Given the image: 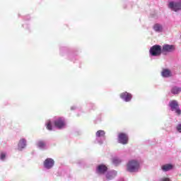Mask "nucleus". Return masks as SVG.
Instances as JSON below:
<instances>
[{"mask_svg": "<svg viewBox=\"0 0 181 181\" xmlns=\"http://www.w3.org/2000/svg\"><path fill=\"white\" fill-rule=\"evenodd\" d=\"M53 125L57 129H64L67 127V122L63 117H58L53 119V121L47 120L45 126L48 131H53Z\"/></svg>", "mask_w": 181, "mask_h": 181, "instance_id": "obj_1", "label": "nucleus"}, {"mask_svg": "<svg viewBox=\"0 0 181 181\" xmlns=\"http://www.w3.org/2000/svg\"><path fill=\"white\" fill-rule=\"evenodd\" d=\"M141 169V163L137 159H130L126 165V170L129 173H138Z\"/></svg>", "mask_w": 181, "mask_h": 181, "instance_id": "obj_2", "label": "nucleus"}, {"mask_svg": "<svg viewBox=\"0 0 181 181\" xmlns=\"http://www.w3.org/2000/svg\"><path fill=\"white\" fill-rule=\"evenodd\" d=\"M162 53V46L159 45H155L149 49L150 57H159Z\"/></svg>", "mask_w": 181, "mask_h": 181, "instance_id": "obj_3", "label": "nucleus"}, {"mask_svg": "<svg viewBox=\"0 0 181 181\" xmlns=\"http://www.w3.org/2000/svg\"><path fill=\"white\" fill-rule=\"evenodd\" d=\"M105 139V131L98 130L95 132V144H98V145H103Z\"/></svg>", "mask_w": 181, "mask_h": 181, "instance_id": "obj_4", "label": "nucleus"}, {"mask_svg": "<svg viewBox=\"0 0 181 181\" xmlns=\"http://www.w3.org/2000/svg\"><path fill=\"white\" fill-rule=\"evenodd\" d=\"M168 8H170L171 11H174V12L181 11V0L177 1H170L168 3Z\"/></svg>", "mask_w": 181, "mask_h": 181, "instance_id": "obj_5", "label": "nucleus"}, {"mask_svg": "<svg viewBox=\"0 0 181 181\" xmlns=\"http://www.w3.org/2000/svg\"><path fill=\"white\" fill-rule=\"evenodd\" d=\"M168 105L172 111H175L177 115H180L181 110L180 108H179L177 100L170 101Z\"/></svg>", "mask_w": 181, "mask_h": 181, "instance_id": "obj_6", "label": "nucleus"}, {"mask_svg": "<svg viewBox=\"0 0 181 181\" xmlns=\"http://www.w3.org/2000/svg\"><path fill=\"white\" fill-rule=\"evenodd\" d=\"M161 50L163 54H166V53H173L176 50V47L173 45L165 44L161 47Z\"/></svg>", "mask_w": 181, "mask_h": 181, "instance_id": "obj_7", "label": "nucleus"}, {"mask_svg": "<svg viewBox=\"0 0 181 181\" xmlns=\"http://www.w3.org/2000/svg\"><path fill=\"white\" fill-rule=\"evenodd\" d=\"M44 169L47 170H50L54 167V160L53 158H47L43 162Z\"/></svg>", "mask_w": 181, "mask_h": 181, "instance_id": "obj_8", "label": "nucleus"}, {"mask_svg": "<svg viewBox=\"0 0 181 181\" xmlns=\"http://www.w3.org/2000/svg\"><path fill=\"white\" fill-rule=\"evenodd\" d=\"M119 97L124 103H131L132 100V94L127 91L121 93Z\"/></svg>", "mask_w": 181, "mask_h": 181, "instance_id": "obj_9", "label": "nucleus"}, {"mask_svg": "<svg viewBox=\"0 0 181 181\" xmlns=\"http://www.w3.org/2000/svg\"><path fill=\"white\" fill-rule=\"evenodd\" d=\"M118 175V171L115 170H107L105 174V178L107 180H112L117 177Z\"/></svg>", "mask_w": 181, "mask_h": 181, "instance_id": "obj_10", "label": "nucleus"}, {"mask_svg": "<svg viewBox=\"0 0 181 181\" xmlns=\"http://www.w3.org/2000/svg\"><path fill=\"white\" fill-rule=\"evenodd\" d=\"M107 170H108V168L104 164H100L97 165L95 172L97 175L101 176L103 175H105V173H107Z\"/></svg>", "mask_w": 181, "mask_h": 181, "instance_id": "obj_11", "label": "nucleus"}, {"mask_svg": "<svg viewBox=\"0 0 181 181\" xmlns=\"http://www.w3.org/2000/svg\"><path fill=\"white\" fill-rule=\"evenodd\" d=\"M118 142L122 145H127L128 144V134L125 133H119L118 134Z\"/></svg>", "mask_w": 181, "mask_h": 181, "instance_id": "obj_12", "label": "nucleus"}, {"mask_svg": "<svg viewBox=\"0 0 181 181\" xmlns=\"http://www.w3.org/2000/svg\"><path fill=\"white\" fill-rule=\"evenodd\" d=\"M37 147L38 149H40L41 151H46L47 149V144H46V141L43 140H39L36 143Z\"/></svg>", "mask_w": 181, "mask_h": 181, "instance_id": "obj_13", "label": "nucleus"}, {"mask_svg": "<svg viewBox=\"0 0 181 181\" xmlns=\"http://www.w3.org/2000/svg\"><path fill=\"white\" fill-rule=\"evenodd\" d=\"M27 141L25 139H21L19 140L18 144V151H23L25 148H26V144Z\"/></svg>", "mask_w": 181, "mask_h": 181, "instance_id": "obj_14", "label": "nucleus"}, {"mask_svg": "<svg viewBox=\"0 0 181 181\" xmlns=\"http://www.w3.org/2000/svg\"><path fill=\"white\" fill-rule=\"evenodd\" d=\"M153 29L156 33H162L163 32V25L160 23H156L153 26Z\"/></svg>", "mask_w": 181, "mask_h": 181, "instance_id": "obj_15", "label": "nucleus"}, {"mask_svg": "<svg viewBox=\"0 0 181 181\" xmlns=\"http://www.w3.org/2000/svg\"><path fill=\"white\" fill-rule=\"evenodd\" d=\"M173 169V165L172 164H164L161 165V170L163 172H169L170 170H172Z\"/></svg>", "mask_w": 181, "mask_h": 181, "instance_id": "obj_16", "label": "nucleus"}, {"mask_svg": "<svg viewBox=\"0 0 181 181\" xmlns=\"http://www.w3.org/2000/svg\"><path fill=\"white\" fill-rule=\"evenodd\" d=\"M161 76L165 78H168L172 77V72L169 69H163L161 72Z\"/></svg>", "mask_w": 181, "mask_h": 181, "instance_id": "obj_17", "label": "nucleus"}, {"mask_svg": "<svg viewBox=\"0 0 181 181\" xmlns=\"http://www.w3.org/2000/svg\"><path fill=\"white\" fill-rule=\"evenodd\" d=\"M181 88L179 86H173L171 88V93L174 95H177V94H180Z\"/></svg>", "mask_w": 181, "mask_h": 181, "instance_id": "obj_18", "label": "nucleus"}, {"mask_svg": "<svg viewBox=\"0 0 181 181\" xmlns=\"http://www.w3.org/2000/svg\"><path fill=\"white\" fill-rule=\"evenodd\" d=\"M112 163L115 166H118V165H120L121 163H122V159H121L119 158H117V157L113 158H112Z\"/></svg>", "mask_w": 181, "mask_h": 181, "instance_id": "obj_19", "label": "nucleus"}, {"mask_svg": "<svg viewBox=\"0 0 181 181\" xmlns=\"http://www.w3.org/2000/svg\"><path fill=\"white\" fill-rule=\"evenodd\" d=\"M6 160V152L0 151V162H5Z\"/></svg>", "mask_w": 181, "mask_h": 181, "instance_id": "obj_20", "label": "nucleus"}, {"mask_svg": "<svg viewBox=\"0 0 181 181\" xmlns=\"http://www.w3.org/2000/svg\"><path fill=\"white\" fill-rule=\"evenodd\" d=\"M158 181H172V180H170V178H169V177H163L160 178L158 180Z\"/></svg>", "mask_w": 181, "mask_h": 181, "instance_id": "obj_21", "label": "nucleus"}, {"mask_svg": "<svg viewBox=\"0 0 181 181\" xmlns=\"http://www.w3.org/2000/svg\"><path fill=\"white\" fill-rule=\"evenodd\" d=\"M176 129H177V132H180V134H181V124H178L177 125Z\"/></svg>", "mask_w": 181, "mask_h": 181, "instance_id": "obj_22", "label": "nucleus"}, {"mask_svg": "<svg viewBox=\"0 0 181 181\" xmlns=\"http://www.w3.org/2000/svg\"><path fill=\"white\" fill-rule=\"evenodd\" d=\"M77 163L79 166H81V165H84V160H78Z\"/></svg>", "mask_w": 181, "mask_h": 181, "instance_id": "obj_23", "label": "nucleus"}, {"mask_svg": "<svg viewBox=\"0 0 181 181\" xmlns=\"http://www.w3.org/2000/svg\"><path fill=\"white\" fill-rule=\"evenodd\" d=\"M77 107L76 105L71 106V111H75V110H77Z\"/></svg>", "mask_w": 181, "mask_h": 181, "instance_id": "obj_24", "label": "nucleus"}, {"mask_svg": "<svg viewBox=\"0 0 181 181\" xmlns=\"http://www.w3.org/2000/svg\"><path fill=\"white\" fill-rule=\"evenodd\" d=\"M66 47H62L60 48V52H61V53H62V52L66 51Z\"/></svg>", "mask_w": 181, "mask_h": 181, "instance_id": "obj_25", "label": "nucleus"}]
</instances>
